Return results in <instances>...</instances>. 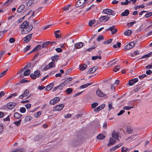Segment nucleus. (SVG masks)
Masks as SVG:
<instances>
[{
    "label": "nucleus",
    "instance_id": "40",
    "mask_svg": "<svg viewBox=\"0 0 152 152\" xmlns=\"http://www.w3.org/2000/svg\"><path fill=\"white\" fill-rule=\"evenodd\" d=\"M73 90L71 88H68L66 90L67 94H71Z\"/></svg>",
    "mask_w": 152,
    "mask_h": 152
},
{
    "label": "nucleus",
    "instance_id": "62",
    "mask_svg": "<svg viewBox=\"0 0 152 152\" xmlns=\"http://www.w3.org/2000/svg\"><path fill=\"white\" fill-rule=\"evenodd\" d=\"M15 41V39L14 38H11L9 39V42L11 43H13Z\"/></svg>",
    "mask_w": 152,
    "mask_h": 152
},
{
    "label": "nucleus",
    "instance_id": "52",
    "mask_svg": "<svg viewBox=\"0 0 152 152\" xmlns=\"http://www.w3.org/2000/svg\"><path fill=\"white\" fill-rule=\"evenodd\" d=\"M13 0H8L4 4V5L7 6L10 4Z\"/></svg>",
    "mask_w": 152,
    "mask_h": 152
},
{
    "label": "nucleus",
    "instance_id": "34",
    "mask_svg": "<svg viewBox=\"0 0 152 152\" xmlns=\"http://www.w3.org/2000/svg\"><path fill=\"white\" fill-rule=\"evenodd\" d=\"M117 44H115L113 45V47L114 48H116L117 47L120 48L121 46V43L119 42H117Z\"/></svg>",
    "mask_w": 152,
    "mask_h": 152
},
{
    "label": "nucleus",
    "instance_id": "22",
    "mask_svg": "<svg viewBox=\"0 0 152 152\" xmlns=\"http://www.w3.org/2000/svg\"><path fill=\"white\" fill-rule=\"evenodd\" d=\"M25 8V6L23 4L20 5L18 9L17 12L18 13H20Z\"/></svg>",
    "mask_w": 152,
    "mask_h": 152
},
{
    "label": "nucleus",
    "instance_id": "59",
    "mask_svg": "<svg viewBox=\"0 0 152 152\" xmlns=\"http://www.w3.org/2000/svg\"><path fill=\"white\" fill-rule=\"evenodd\" d=\"M70 6V5H68L67 6H65L63 8L64 10L65 11L69 10Z\"/></svg>",
    "mask_w": 152,
    "mask_h": 152
},
{
    "label": "nucleus",
    "instance_id": "39",
    "mask_svg": "<svg viewBox=\"0 0 152 152\" xmlns=\"http://www.w3.org/2000/svg\"><path fill=\"white\" fill-rule=\"evenodd\" d=\"M112 39H108L107 41H104L103 42V43L104 45L108 44L111 43L112 41Z\"/></svg>",
    "mask_w": 152,
    "mask_h": 152
},
{
    "label": "nucleus",
    "instance_id": "5",
    "mask_svg": "<svg viewBox=\"0 0 152 152\" xmlns=\"http://www.w3.org/2000/svg\"><path fill=\"white\" fill-rule=\"evenodd\" d=\"M64 105L63 104L56 106L53 107L54 111H59L62 109L64 107Z\"/></svg>",
    "mask_w": 152,
    "mask_h": 152
},
{
    "label": "nucleus",
    "instance_id": "7",
    "mask_svg": "<svg viewBox=\"0 0 152 152\" xmlns=\"http://www.w3.org/2000/svg\"><path fill=\"white\" fill-rule=\"evenodd\" d=\"M29 23L28 22L24 21L20 26V28H21L25 29V28H29Z\"/></svg>",
    "mask_w": 152,
    "mask_h": 152
},
{
    "label": "nucleus",
    "instance_id": "38",
    "mask_svg": "<svg viewBox=\"0 0 152 152\" xmlns=\"http://www.w3.org/2000/svg\"><path fill=\"white\" fill-rule=\"evenodd\" d=\"M97 138L99 140H102L105 138V137L102 134H100L97 136Z\"/></svg>",
    "mask_w": 152,
    "mask_h": 152
},
{
    "label": "nucleus",
    "instance_id": "49",
    "mask_svg": "<svg viewBox=\"0 0 152 152\" xmlns=\"http://www.w3.org/2000/svg\"><path fill=\"white\" fill-rule=\"evenodd\" d=\"M29 92L27 89L24 92L23 95L25 97L27 96L29 94Z\"/></svg>",
    "mask_w": 152,
    "mask_h": 152
},
{
    "label": "nucleus",
    "instance_id": "42",
    "mask_svg": "<svg viewBox=\"0 0 152 152\" xmlns=\"http://www.w3.org/2000/svg\"><path fill=\"white\" fill-rule=\"evenodd\" d=\"M97 58L101 59V56H92V60H96Z\"/></svg>",
    "mask_w": 152,
    "mask_h": 152
},
{
    "label": "nucleus",
    "instance_id": "8",
    "mask_svg": "<svg viewBox=\"0 0 152 152\" xmlns=\"http://www.w3.org/2000/svg\"><path fill=\"white\" fill-rule=\"evenodd\" d=\"M60 101V98L58 97H56L51 100L50 102V104L54 105L56 103Z\"/></svg>",
    "mask_w": 152,
    "mask_h": 152
},
{
    "label": "nucleus",
    "instance_id": "17",
    "mask_svg": "<svg viewBox=\"0 0 152 152\" xmlns=\"http://www.w3.org/2000/svg\"><path fill=\"white\" fill-rule=\"evenodd\" d=\"M96 93L97 95L100 97H103L106 96V95L102 92L99 89H98L96 91Z\"/></svg>",
    "mask_w": 152,
    "mask_h": 152
},
{
    "label": "nucleus",
    "instance_id": "4",
    "mask_svg": "<svg viewBox=\"0 0 152 152\" xmlns=\"http://www.w3.org/2000/svg\"><path fill=\"white\" fill-rule=\"evenodd\" d=\"M55 67V63L53 62H51L46 66L43 68V69L44 70H46L48 69H49Z\"/></svg>",
    "mask_w": 152,
    "mask_h": 152
},
{
    "label": "nucleus",
    "instance_id": "21",
    "mask_svg": "<svg viewBox=\"0 0 152 152\" xmlns=\"http://www.w3.org/2000/svg\"><path fill=\"white\" fill-rule=\"evenodd\" d=\"M41 47V46L39 45H37L30 52V53H32L36 51L39 50Z\"/></svg>",
    "mask_w": 152,
    "mask_h": 152
},
{
    "label": "nucleus",
    "instance_id": "54",
    "mask_svg": "<svg viewBox=\"0 0 152 152\" xmlns=\"http://www.w3.org/2000/svg\"><path fill=\"white\" fill-rule=\"evenodd\" d=\"M152 15V13L151 12H150L146 14L145 16L146 18H148Z\"/></svg>",
    "mask_w": 152,
    "mask_h": 152
},
{
    "label": "nucleus",
    "instance_id": "23",
    "mask_svg": "<svg viewBox=\"0 0 152 152\" xmlns=\"http://www.w3.org/2000/svg\"><path fill=\"white\" fill-rule=\"evenodd\" d=\"M115 142V141L113 140L112 138H110L109 140V141L108 146H109L110 145H113Z\"/></svg>",
    "mask_w": 152,
    "mask_h": 152
},
{
    "label": "nucleus",
    "instance_id": "29",
    "mask_svg": "<svg viewBox=\"0 0 152 152\" xmlns=\"http://www.w3.org/2000/svg\"><path fill=\"white\" fill-rule=\"evenodd\" d=\"M65 83H63V82H61L58 86V88L60 90H61L63 89V88L65 85Z\"/></svg>",
    "mask_w": 152,
    "mask_h": 152
},
{
    "label": "nucleus",
    "instance_id": "55",
    "mask_svg": "<svg viewBox=\"0 0 152 152\" xmlns=\"http://www.w3.org/2000/svg\"><path fill=\"white\" fill-rule=\"evenodd\" d=\"M95 23V21L94 20H92L90 21L89 22V25L90 26H92V25Z\"/></svg>",
    "mask_w": 152,
    "mask_h": 152
},
{
    "label": "nucleus",
    "instance_id": "47",
    "mask_svg": "<svg viewBox=\"0 0 152 152\" xmlns=\"http://www.w3.org/2000/svg\"><path fill=\"white\" fill-rule=\"evenodd\" d=\"M134 107L133 106H130V107H128V106H125L123 107V109L124 110H130L131 108H133Z\"/></svg>",
    "mask_w": 152,
    "mask_h": 152
},
{
    "label": "nucleus",
    "instance_id": "41",
    "mask_svg": "<svg viewBox=\"0 0 152 152\" xmlns=\"http://www.w3.org/2000/svg\"><path fill=\"white\" fill-rule=\"evenodd\" d=\"M18 93L15 92L13 94H11L10 96H9L7 98V99L11 98L13 97H15L17 95Z\"/></svg>",
    "mask_w": 152,
    "mask_h": 152
},
{
    "label": "nucleus",
    "instance_id": "33",
    "mask_svg": "<svg viewBox=\"0 0 152 152\" xmlns=\"http://www.w3.org/2000/svg\"><path fill=\"white\" fill-rule=\"evenodd\" d=\"M72 79V77H69L66 78L65 81L62 82L63 83H65L64 84L65 85L67 83L69 82L70 81H71Z\"/></svg>",
    "mask_w": 152,
    "mask_h": 152
},
{
    "label": "nucleus",
    "instance_id": "37",
    "mask_svg": "<svg viewBox=\"0 0 152 152\" xmlns=\"http://www.w3.org/2000/svg\"><path fill=\"white\" fill-rule=\"evenodd\" d=\"M126 131L127 133L129 134H131L133 132V129L130 127L127 128Z\"/></svg>",
    "mask_w": 152,
    "mask_h": 152
},
{
    "label": "nucleus",
    "instance_id": "44",
    "mask_svg": "<svg viewBox=\"0 0 152 152\" xmlns=\"http://www.w3.org/2000/svg\"><path fill=\"white\" fill-rule=\"evenodd\" d=\"M7 70L8 69H7L6 70L3 71L2 72L0 73V78L4 76L6 74Z\"/></svg>",
    "mask_w": 152,
    "mask_h": 152
},
{
    "label": "nucleus",
    "instance_id": "18",
    "mask_svg": "<svg viewBox=\"0 0 152 152\" xmlns=\"http://www.w3.org/2000/svg\"><path fill=\"white\" fill-rule=\"evenodd\" d=\"M105 106V104H103L100 105L97 108L94 109V111L95 112L98 111L103 108Z\"/></svg>",
    "mask_w": 152,
    "mask_h": 152
},
{
    "label": "nucleus",
    "instance_id": "58",
    "mask_svg": "<svg viewBox=\"0 0 152 152\" xmlns=\"http://www.w3.org/2000/svg\"><path fill=\"white\" fill-rule=\"evenodd\" d=\"M7 30H5L2 31H0V37H1L3 35V34L4 33L7 32Z\"/></svg>",
    "mask_w": 152,
    "mask_h": 152
},
{
    "label": "nucleus",
    "instance_id": "60",
    "mask_svg": "<svg viewBox=\"0 0 152 152\" xmlns=\"http://www.w3.org/2000/svg\"><path fill=\"white\" fill-rule=\"evenodd\" d=\"M123 145V143H120V144H118V145L114 146V147H115V149H118V148H119V147H120Z\"/></svg>",
    "mask_w": 152,
    "mask_h": 152
},
{
    "label": "nucleus",
    "instance_id": "3",
    "mask_svg": "<svg viewBox=\"0 0 152 152\" xmlns=\"http://www.w3.org/2000/svg\"><path fill=\"white\" fill-rule=\"evenodd\" d=\"M103 12L104 13L107 14L109 15H115V12L114 11L108 9H104Z\"/></svg>",
    "mask_w": 152,
    "mask_h": 152
},
{
    "label": "nucleus",
    "instance_id": "25",
    "mask_svg": "<svg viewBox=\"0 0 152 152\" xmlns=\"http://www.w3.org/2000/svg\"><path fill=\"white\" fill-rule=\"evenodd\" d=\"M129 14V11L128 10H126L124 12H122L121 15L122 16H127Z\"/></svg>",
    "mask_w": 152,
    "mask_h": 152
},
{
    "label": "nucleus",
    "instance_id": "13",
    "mask_svg": "<svg viewBox=\"0 0 152 152\" xmlns=\"http://www.w3.org/2000/svg\"><path fill=\"white\" fill-rule=\"evenodd\" d=\"M138 81V79L137 78H136L133 79L129 81V86L133 85L135 83L137 82Z\"/></svg>",
    "mask_w": 152,
    "mask_h": 152
},
{
    "label": "nucleus",
    "instance_id": "46",
    "mask_svg": "<svg viewBox=\"0 0 152 152\" xmlns=\"http://www.w3.org/2000/svg\"><path fill=\"white\" fill-rule=\"evenodd\" d=\"M21 122V120L20 119L19 121H15L14 122V124L17 125L18 126H19Z\"/></svg>",
    "mask_w": 152,
    "mask_h": 152
},
{
    "label": "nucleus",
    "instance_id": "6",
    "mask_svg": "<svg viewBox=\"0 0 152 152\" xmlns=\"http://www.w3.org/2000/svg\"><path fill=\"white\" fill-rule=\"evenodd\" d=\"M32 26L30 25L29 28H25L21 30V33L23 34H27L32 30Z\"/></svg>",
    "mask_w": 152,
    "mask_h": 152
},
{
    "label": "nucleus",
    "instance_id": "27",
    "mask_svg": "<svg viewBox=\"0 0 152 152\" xmlns=\"http://www.w3.org/2000/svg\"><path fill=\"white\" fill-rule=\"evenodd\" d=\"M49 43H50L49 42V41L45 42L42 44V48H47L48 46V45H50Z\"/></svg>",
    "mask_w": 152,
    "mask_h": 152
},
{
    "label": "nucleus",
    "instance_id": "10",
    "mask_svg": "<svg viewBox=\"0 0 152 152\" xmlns=\"http://www.w3.org/2000/svg\"><path fill=\"white\" fill-rule=\"evenodd\" d=\"M17 105V104L15 102H10L8 103L7 104V108L10 110L13 109Z\"/></svg>",
    "mask_w": 152,
    "mask_h": 152
},
{
    "label": "nucleus",
    "instance_id": "15",
    "mask_svg": "<svg viewBox=\"0 0 152 152\" xmlns=\"http://www.w3.org/2000/svg\"><path fill=\"white\" fill-rule=\"evenodd\" d=\"M87 67V65L84 64H82L79 65V69L81 71L86 69Z\"/></svg>",
    "mask_w": 152,
    "mask_h": 152
},
{
    "label": "nucleus",
    "instance_id": "2",
    "mask_svg": "<svg viewBox=\"0 0 152 152\" xmlns=\"http://www.w3.org/2000/svg\"><path fill=\"white\" fill-rule=\"evenodd\" d=\"M135 43L133 42H130L129 43L125 46L124 49V50H126L132 48L134 46Z\"/></svg>",
    "mask_w": 152,
    "mask_h": 152
},
{
    "label": "nucleus",
    "instance_id": "11",
    "mask_svg": "<svg viewBox=\"0 0 152 152\" xmlns=\"http://www.w3.org/2000/svg\"><path fill=\"white\" fill-rule=\"evenodd\" d=\"M109 30H110L112 32L111 33L112 34H115L117 31V30L115 28L114 26L110 27L107 30H106V31H108Z\"/></svg>",
    "mask_w": 152,
    "mask_h": 152
},
{
    "label": "nucleus",
    "instance_id": "63",
    "mask_svg": "<svg viewBox=\"0 0 152 152\" xmlns=\"http://www.w3.org/2000/svg\"><path fill=\"white\" fill-rule=\"evenodd\" d=\"M56 50L58 53H61L62 52V50L60 48H58L56 49Z\"/></svg>",
    "mask_w": 152,
    "mask_h": 152
},
{
    "label": "nucleus",
    "instance_id": "50",
    "mask_svg": "<svg viewBox=\"0 0 152 152\" xmlns=\"http://www.w3.org/2000/svg\"><path fill=\"white\" fill-rule=\"evenodd\" d=\"M98 103L97 102H94L91 104V107L92 108L96 107L98 105Z\"/></svg>",
    "mask_w": 152,
    "mask_h": 152
},
{
    "label": "nucleus",
    "instance_id": "32",
    "mask_svg": "<svg viewBox=\"0 0 152 152\" xmlns=\"http://www.w3.org/2000/svg\"><path fill=\"white\" fill-rule=\"evenodd\" d=\"M121 149L122 152H129L130 150L129 149L124 147H122Z\"/></svg>",
    "mask_w": 152,
    "mask_h": 152
},
{
    "label": "nucleus",
    "instance_id": "19",
    "mask_svg": "<svg viewBox=\"0 0 152 152\" xmlns=\"http://www.w3.org/2000/svg\"><path fill=\"white\" fill-rule=\"evenodd\" d=\"M112 136L115 139H118V136L117 132L114 131L112 133Z\"/></svg>",
    "mask_w": 152,
    "mask_h": 152
},
{
    "label": "nucleus",
    "instance_id": "43",
    "mask_svg": "<svg viewBox=\"0 0 152 152\" xmlns=\"http://www.w3.org/2000/svg\"><path fill=\"white\" fill-rule=\"evenodd\" d=\"M131 3V1H128V0H126L125 2H122L121 3V4L122 5H126L130 3Z\"/></svg>",
    "mask_w": 152,
    "mask_h": 152
},
{
    "label": "nucleus",
    "instance_id": "20",
    "mask_svg": "<svg viewBox=\"0 0 152 152\" xmlns=\"http://www.w3.org/2000/svg\"><path fill=\"white\" fill-rule=\"evenodd\" d=\"M54 83H51L49 84L46 87V89L47 91H49L53 87Z\"/></svg>",
    "mask_w": 152,
    "mask_h": 152
},
{
    "label": "nucleus",
    "instance_id": "12",
    "mask_svg": "<svg viewBox=\"0 0 152 152\" xmlns=\"http://www.w3.org/2000/svg\"><path fill=\"white\" fill-rule=\"evenodd\" d=\"M109 17L106 16H103L99 18V21L101 22L107 21L109 19Z\"/></svg>",
    "mask_w": 152,
    "mask_h": 152
},
{
    "label": "nucleus",
    "instance_id": "28",
    "mask_svg": "<svg viewBox=\"0 0 152 152\" xmlns=\"http://www.w3.org/2000/svg\"><path fill=\"white\" fill-rule=\"evenodd\" d=\"M96 70V69L94 67L91 68L87 71V73L89 74L90 73H92L95 72Z\"/></svg>",
    "mask_w": 152,
    "mask_h": 152
},
{
    "label": "nucleus",
    "instance_id": "45",
    "mask_svg": "<svg viewBox=\"0 0 152 152\" xmlns=\"http://www.w3.org/2000/svg\"><path fill=\"white\" fill-rule=\"evenodd\" d=\"M124 34L125 35L127 36L131 34V31L130 30H128L127 31H125Z\"/></svg>",
    "mask_w": 152,
    "mask_h": 152
},
{
    "label": "nucleus",
    "instance_id": "16",
    "mask_svg": "<svg viewBox=\"0 0 152 152\" xmlns=\"http://www.w3.org/2000/svg\"><path fill=\"white\" fill-rule=\"evenodd\" d=\"M84 2L83 0H79L77 1L75 5L77 7H80L83 4Z\"/></svg>",
    "mask_w": 152,
    "mask_h": 152
},
{
    "label": "nucleus",
    "instance_id": "31",
    "mask_svg": "<svg viewBox=\"0 0 152 152\" xmlns=\"http://www.w3.org/2000/svg\"><path fill=\"white\" fill-rule=\"evenodd\" d=\"M152 56V52H151L149 53L142 56V58H147L148 57H150Z\"/></svg>",
    "mask_w": 152,
    "mask_h": 152
},
{
    "label": "nucleus",
    "instance_id": "64",
    "mask_svg": "<svg viewBox=\"0 0 152 152\" xmlns=\"http://www.w3.org/2000/svg\"><path fill=\"white\" fill-rule=\"evenodd\" d=\"M146 69H152V63L149 64L146 66Z\"/></svg>",
    "mask_w": 152,
    "mask_h": 152
},
{
    "label": "nucleus",
    "instance_id": "14",
    "mask_svg": "<svg viewBox=\"0 0 152 152\" xmlns=\"http://www.w3.org/2000/svg\"><path fill=\"white\" fill-rule=\"evenodd\" d=\"M32 34H28L26 37H24L23 39L26 42H29L31 38Z\"/></svg>",
    "mask_w": 152,
    "mask_h": 152
},
{
    "label": "nucleus",
    "instance_id": "35",
    "mask_svg": "<svg viewBox=\"0 0 152 152\" xmlns=\"http://www.w3.org/2000/svg\"><path fill=\"white\" fill-rule=\"evenodd\" d=\"M91 83H87L86 84H84V85H83L81 86L80 87V88L81 89L82 88H86L88 86L91 85Z\"/></svg>",
    "mask_w": 152,
    "mask_h": 152
},
{
    "label": "nucleus",
    "instance_id": "9",
    "mask_svg": "<svg viewBox=\"0 0 152 152\" xmlns=\"http://www.w3.org/2000/svg\"><path fill=\"white\" fill-rule=\"evenodd\" d=\"M84 44L82 42H79L74 45V47L76 49H80L84 46Z\"/></svg>",
    "mask_w": 152,
    "mask_h": 152
},
{
    "label": "nucleus",
    "instance_id": "26",
    "mask_svg": "<svg viewBox=\"0 0 152 152\" xmlns=\"http://www.w3.org/2000/svg\"><path fill=\"white\" fill-rule=\"evenodd\" d=\"M51 59L53 61L52 62H54L55 61H57L58 59V56L57 55L54 56L52 57Z\"/></svg>",
    "mask_w": 152,
    "mask_h": 152
},
{
    "label": "nucleus",
    "instance_id": "36",
    "mask_svg": "<svg viewBox=\"0 0 152 152\" xmlns=\"http://www.w3.org/2000/svg\"><path fill=\"white\" fill-rule=\"evenodd\" d=\"M30 73V70L29 69H28L25 71L23 73V75L25 76L28 75Z\"/></svg>",
    "mask_w": 152,
    "mask_h": 152
},
{
    "label": "nucleus",
    "instance_id": "1",
    "mask_svg": "<svg viewBox=\"0 0 152 152\" xmlns=\"http://www.w3.org/2000/svg\"><path fill=\"white\" fill-rule=\"evenodd\" d=\"M40 71L39 70H37L35 71L34 74H31L30 75V77L33 79L34 80L37 77H39L40 75Z\"/></svg>",
    "mask_w": 152,
    "mask_h": 152
},
{
    "label": "nucleus",
    "instance_id": "51",
    "mask_svg": "<svg viewBox=\"0 0 152 152\" xmlns=\"http://www.w3.org/2000/svg\"><path fill=\"white\" fill-rule=\"evenodd\" d=\"M20 111L22 113H24L26 111V109L24 107H22L20 108Z\"/></svg>",
    "mask_w": 152,
    "mask_h": 152
},
{
    "label": "nucleus",
    "instance_id": "24",
    "mask_svg": "<svg viewBox=\"0 0 152 152\" xmlns=\"http://www.w3.org/2000/svg\"><path fill=\"white\" fill-rule=\"evenodd\" d=\"M22 115L18 113L17 112L15 113H14V117L17 119H19L22 116Z\"/></svg>",
    "mask_w": 152,
    "mask_h": 152
},
{
    "label": "nucleus",
    "instance_id": "48",
    "mask_svg": "<svg viewBox=\"0 0 152 152\" xmlns=\"http://www.w3.org/2000/svg\"><path fill=\"white\" fill-rule=\"evenodd\" d=\"M104 39V37L102 35L99 36L97 38V40L99 42L101 40H103Z\"/></svg>",
    "mask_w": 152,
    "mask_h": 152
},
{
    "label": "nucleus",
    "instance_id": "61",
    "mask_svg": "<svg viewBox=\"0 0 152 152\" xmlns=\"http://www.w3.org/2000/svg\"><path fill=\"white\" fill-rule=\"evenodd\" d=\"M136 22L135 21H134L133 22H130L129 23H128L127 24L128 25H130L129 26L130 27V26H132L133 25V24H134L136 23Z\"/></svg>",
    "mask_w": 152,
    "mask_h": 152
},
{
    "label": "nucleus",
    "instance_id": "56",
    "mask_svg": "<svg viewBox=\"0 0 152 152\" xmlns=\"http://www.w3.org/2000/svg\"><path fill=\"white\" fill-rule=\"evenodd\" d=\"M30 48V46L28 45L24 49V52H26L28 50H29Z\"/></svg>",
    "mask_w": 152,
    "mask_h": 152
},
{
    "label": "nucleus",
    "instance_id": "30",
    "mask_svg": "<svg viewBox=\"0 0 152 152\" xmlns=\"http://www.w3.org/2000/svg\"><path fill=\"white\" fill-rule=\"evenodd\" d=\"M32 119V117L31 116L28 115L26 116L25 118V121L28 122L30 121Z\"/></svg>",
    "mask_w": 152,
    "mask_h": 152
},
{
    "label": "nucleus",
    "instance_id": "57",
    "mask_svg": "<svg viewBox=\"0 0 152 152\" xmlns=\"http://www.w3.org/2000/svg\"><path fill=\"white\" fill-rule=\"evenodd\" d=\"M120 68V66H115L114 69V71L115 72H117L118 71Z\"/></svg>",
    "mask_w": 152,
    "mask_h": 152
},
{
    "label": "nucleus",
    "instance_id": "53",
    "mask_svg": "<svg viewBox=\"0 0 152 152\" xmlns=\"http://www.w3.org/2000/svg\"><path fill=\"white\" fill-rule=\"evenodd\" d=\"M41 114V112L39 111L36 113L34 115V117L36 118H37L39 117Z\"/></svg>",
    "mask_w": 152,
    "mask_h": 152
}]
</instances>
